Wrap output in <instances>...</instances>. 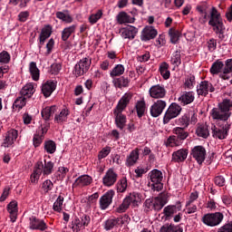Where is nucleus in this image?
Returning <instances> with one entry per match:
<instances>
[{"instance_id":"obj_58","label":"nucleus","mask_w":232,"mask_h":232,"mask_svg":"<svg viewBox=\"0 0 232 232\" xmlns=\"http://www.w3.org/2000/svg\"><path fill=\"white\" fill-rule=\"evenodd\" d=\"M41 170H39L37 166L35 165L34 171L30 177L31 184H37V182H39V179H41Z\"/></svg>"},{"instance_id":"obj_23","label":"nucleus","mask_w":232,"mask_h":232,"mask_svg":"<svg viewBox=\"0 0 232 232\" xmlns=\"http://www.w3.org/2000/svg\"><path fill=\"white\" fill-rule=\"evenodd\" d=\"M209 72L212 75H218L219 73L221 79H226L224 75V63L220 60H217L212 63Z\"/></svg>"},{"instance_id":"obj_32","label":"nucleus","mask_w":232,"mask_h":232,"mask_svg":"<svg viewBox=\"0 0 232 232\" xmlns=\"http://www.w3.org/2000/svg\"><path fill=\"white\" fill-rule=\"evenodd\" d=\"M52 35V27L50 25H46L42 29V32L39 36V48H43V45L46 42V39H48Z\"/></svg>"},{"instance_id":"obj_30","label":"nucleus","mask_w":232,"mask_h":232,"mask_svg":"<svg viewBox=\"0 0 232 232\" xmlns=\"http://www.w3.org/2000/svg\"><path fill=\"white\" fill-rule=\"evenodd\" d=\"M7 211L9 213L11 222H15L17 220V213L19 211V208H17V201H11L7 205Z\"/></svg>"},{"instance_id":"obj_9","label":"nucleus","mask_w":232,"mask_h":232,"mask_svg":"<svg viewBox=\"0 0 232 232\" xmlns=\"http://www.w3.org/2000/svg\"><path fill=\"white\" fill-rule=\"evenodd\" d=\"M92 66V58L87 56L85 58L81 59L74 66V73L77 77H81V75H84L90 70Z\"/></svg>"},{"instance_id":"obj_60","label":"nucleus","mask_w":232,"mask_h":232,"mask_svg":"<svg viewBox=\"0 0 232 232\" xmlns=\"http://www.w3.org/2000/svg\"><path fill=\"white\" fill-rule=\"evenodd\" d=\"M130 209V202L123 198L122 203L116 208V213H126Z\"/></svg>"},{"instance_id":"obj_24","label":"nucleus","mask_w":232,"mask_h":232,"mask_svg":"<svg viewBox=\"0 0 232 232\" xmlns=\"http://www.w3.org/2000/svg\"><path fill=\"white\" fill-rule=\"evenodd\" d=\"M159 32L153 26H146L141 34L142 41H151V39H155L158 35Z\"/></svg>"},{"instance_id":"obj_40","label":"nucleus","mask_w":232,"mask_h":232,"mask_svg":"<svg viewBox=\"0 0 232 232\" xmlns=\"http://www.w3.org/2000/svg\"><path fill=\"white\" fill-rule=\"evenodd\" d=\"M159 72L165 81H168L171 75V72H169V64L166 62L160 64Z\"/></svg>"},{"instance_id":"obj_29","label":"nucleus","mask_w":232,"mask_h":232,"mask_svg":"<svg viewBox=\"0 0 232 232\" xmlns=\"http://www.w3.org/2000/svg\"><path fill=\"white\" fill-rule=\"evenodd\" d=\"M93 182V179L89 175H82L76 179L73 186H78V188H84L90 186Z\"/></svg>"},{"instance_id":"obj_17","label":"nucleus","mask_w":232,"mask_h":232,"mask_svg":"<svg viewBox=\"0 0 232 232\" xmlns=\"http://www.w3.org/2000/svg\"><path fill=\"white\" fill-rule=\"evenodd\" d=\"M35 166L44 177H48V175H52V173H53L54 164L52 161H46V160H44V162L38 161Z\"/></svg>"},{"instance_id":"obj_41","label":"nucleus","mask_w":232,"mask_h":232,"mask_svg":"<svg viewBox=\"0 0 232 232\" xmlns=\"http://www.w3.org/2000/svg\"><path fill=\"white\" fill-rule=\"evenodd\" d=\"M130 101H131V94L125 93L121 99L119 101L118 105L116 106V110L124 111L126 106L130 104Z\"/></svg>"},{"instance_id":"obj_10","label":"nucleus","mask_w":232,"mask_h":232,"mask_svg":"<svg viewBox=\"0 0 232 232\" xmlns=\"http://www.w3.org/2000/svg\"><path fill=\"white\" fill-rule=\"evenodd\" d=\"M168 94V91L163 84L158 83L152 85L149 89V95L151 99H158V101H162Z\"/></svg>"},{"instance_id":"obj_34","label":"nucleus","mask_w":232,"mask_h":232,"mask_svg":"<svg viewBox=\"0 0 232 232\" xmlns=\"http://www.w3.org/2000/svg\"><path fill=\"white\" fill-rule=\"evenodd\" d=\"M173 133H174V136L181 141V144L189 136V133L188 131H186V128H184V127L174 128Z\"/></svg>"},{"instance_id":"obj_16","label":"nucleus","mask_w":232,"mask_h":232,"mask_svg":"<svg viewBox=\"0 0 232 232\" xmlns=\"http://www.w3.org/2000/svg\"><path fill=\"white\" fill-rule=\"evenodd\" d=\"M213 92H215V87L208 81H202L197 85V93L201 97H206L209 92L213 93Z\"/></svg>"},{"instance_id":"obj_39","label":"nucleus","mask_w":232,"mask_h":232,"mask_svg":"<svg viewBox=\"0 0 232 232\" xmlns=\"http://www.w3.org/2000/svg\"><path fill=\"white\" fill-rule=\"evenodd\" d=\"M75 30H77V24H72L63 28L62 31V41H68L72 34H75Z\"/></svg>"},{"instance_id":"obj_2","label":"nucleus","mask_w":232,"mask_h":232,"mask_svg":"<svg viewBox=\"0 0 232 232\" xmlns=\"http://www.w3.org/2000/svg\"><path fill=\"white\" fill-rule=\"evenodd\" d=\"M232 101L225 99L221 103L218 104V108H214L211 111L212 119L214 121H220L223 124L228 122L229 117H231Z\"/></svg>"},{"instance_id":"obj_3","label":"nucleus","mask_w":232,"mask_h":232,"mask_svg":"<svg viewBox=\"0 0 232 232\" xmlns=\"http://www.w3.org/2000/svg\"><path fill=\"white\" fill-rule=\"evenodd\" d=\"M179 211H182V203L180 201H177L175 205L165 207L163 208L162 220H171L173 218L174 222H180L182 220V213Z\"/></svg>"},{"instance_id":"obj_63","label":"nucleus","mask_w":232,"mask_h":232,"mask_svg":"<svg viewBox=\"0 0 232 232\" xmlns=\"http://www.w3.org/2000/svg\"><path fill=\"white\" fill-rule=\"evenodd\" d=\"M10 59H11V56H10V53L6 51H2L0 53V63L2 64H8V63H10Z\"/></svg>"},{"instance_id":"obj_64","label":"nucleus","mask_w":232,"mask_h":232,"mask_svg":"<svg viewBox=\"0 0 232 232\" xmlns=\"http://www.w3.org/2000/svg\"><path fill=\"white\" fill-rule=\"evenodd\" d=\"M218 232H232V221L225 224L218 229Z\"/></svg>"},{"instance_id":"obj_25","label":"nucleus","mask_w":232,"mask_h":232,"mask_svg":"<svg viewBox=\"0 0 232 232\" xmlns=\"http://www.w3.org/2000/svg\"><path fill=\"white\" fill-rule=\"evenodd\" d=\"M55 88H57V84L53 81H47L44 84H42V93L44 97L48 98L53 92H55Z\"/></svg>"},{"instance_id":"obj_35","label":"nucleus","mask_w":232,"mask_h":232,"mask_svg":"<svg viewBox=\"0 0 232 232\" xmlns=\"http://www.w3.org/2000/svg\"><path fill=\"white\" fill-rule=\"evenodd\" d=\"M69 116H70V110L65 107L62 109L58 114H55L54 121L58 124H61L62 122H66V121H68Z\"/></svg>"},{"instance_id":"obj_11","label":"nucleus","mask_w":232,"mask_h":232,"mask_svg":"<svg viewBox=\"0 0 232 232\" xmlns=\"http://www.w3.org/2000/svg\"><path fill=\"white\" fill-rule=\"evenodd\" d=\"M113 197H115V190L110 189L105 192L99 199V206L102 211H106L113 203Z\"/></svg>"},{"instance_id":"obj_14","label":"nucleus","mask_w":232,"mask_h":232,"mask_svg":"<svg viewBox=\"0 0 232 232\" xmlns=\"http://www.w3.org/2000/svg\"><path fill=\"white\" fill-rule=\"evenodd\" d=\"M17 137H19V131L14 129L9 130L5 136L4 141L2 142L3 148H11L14 146V142L17 140Z\"/></svg>"},{"instance_id":"obj_31","label":"nucleus","mask_w":232,"mask_h":232,"mask_svg":"<svg viewBox=\"0 0 232 232\" xmlns=\"http://www.w3.org/2000/svg\"><path fill=\"white\" fill-rule=\"evenodd\" d=\"M116 20L119 24H133L135 23V18L131 17L126 12L122 11L120 12L117 16Z\"/></svg>"},{"instance_id":"obj_59","label":"nucleus","mask_w":232,"mask_h":232,"mask_svg":"<svg viewBox=\"0 0 232 232\" xmlns=\"http://www.w3.org/2000/svg\"><path fill=\"white\" fill-rule=\"evenodd\" d=\"M102 17V10H98L95 14L89 16V23L95 24Z\"/></svg>"},{"instance_id":"obj_57","label":"nucleus","mask_w":232,"mask_h":232,"mask_svg":"<svg viewBox=\"0 0 232 232\" xmlns=\"http://www.w3.org/2000/svg\"><path fill=\"white\" fill-rule=\"evenodd\" d=\"M44 150L47 151V153L52 155L54 151H56L57 144H55V141L53 140H47L44 142Z\"/></svg>"},{"instance_id":"obj_5","label":"nucleus","mask_w":232,"mask_h":232,"mask_svg":"<svg viewBox=\"0 0 232 232\" xmlns=\"http://www.w3.org/2000/svg\"><path fill=\"white\" fill-rule=\"evenodd\" d=\"M150 186L153 191H160L164 185L162 184V179H164V176L162 175V171L155 169L150 172Z\"/></svg>"},{"instance_id":"obj_51","label":"nucleus","mask_w":232,"mask_h":232,"mask_svg":"<svg viewBox=\"0 0 232 232\" xmlns=\"http://www.w3.org/2000/svg\"><path fill=\"white\" fill-rule=\"evenodd\" d=\"M169 35L170 37V43L172 44H177L179 43V38L180 37V32L179 30H176L175 28H170L169 30Z\"/></svg>"},{"instance_id":"obj_36","label":"nucleus","mask_w":232,"mask_h":232,"mask_svg":"<svg viewBox=\"0 0 232 232\" xmlns=\"http://www.w3.org/2000/svg\"><path fill=\"white\" fill-rule=\"evenodd\" d=\"M34 93H35V88L32 82L26 83L20 91V94L27 99H30Z\"/></svg>"},{"instance_id":"obj_37","label":"nucleus","mask_w":232,"mask_h":232,"mask_svg":"<svg viewBox=\"0 0 232 232\" xmlns=\"http://www.w3.org/2000/svg\"><path fill=\"white\" fill-rule=\"evenodd\" d=\"M170 64H172L174 68H179V66L182 64V55L180 53V50H177L171 54Z\"/></svg>"},{"instance_id":"obj_46","label":"nucleus","mask_w":232,"mask_h":232,"mask_svg":"<svg viewBox=\"0 0 232 232\" xmlns=\"http://www.w3.org/2000/svg\"><path fill=\"white\" fill-rule=\"evenodd\" d=\"M56 17L57 19L63 21V23H66L67 24H70V23H73V17L70 15V13H68V11L56 12Z\"/></svg>"},{"instance_id":"obj_61","label":"nucleus","mask_w":232,"mask_h":232,"mask_svg":"<svg viewBox=\"0 0 232 232\" xmlns=\"http://www.w3.org/2000/svg\"><path fill=\"white\" fill-rule=\"evenodd\" d=\"M43 140H44V136L42 135L41 133L37 132L34 134L33 138V144L34 148H39L41 144L43 143Z\"/></svg>"},{"instance_id":"obj_13","label":"nucleus","mask_w":232,"mask_h":232,"mask_svg":"<svg viewBox=\"0 0 232 232\" xmlns=\"http://www.w3.org/2000/svg\"><path fill=\"white\" fill-rule=\"evenodd\" d=\"M117 179H119L117 171L113 169H109L102 178V184L106 188H111L117 182Z\"/></svg>"},{"instance_id":"obj_21","label":"nucleus","mask_w":232,"mask_h":232,"mask_svg":"<svg viewBox=\"0 0 232 232\" xmlns=\"http://www.w3.org/2000/svg\"><path fill=\"white\" fill-rule=\"evenodd\" d=\"M121 109H114L113 115L115 117V124L119 130H124L127 122L126 115L122 114Z\"/></svg>"},{"instance_id":"obj_28","label":"nucleus","mask_w":232,"mask_h":232,"mask_svg":"<svg viewBox=\"0 0 232 232\" xmlns=\"http://www.w3.org/2000/svg\"><path fill=\"white\" fill-rule=\"evenodd\" d=\"M139 149H134L126 158L125 166L127 168H131V166H135L136 162L139 161Z\"/></svg>"},{"instance_id":"obj_42","label":"nucleus","mask_w":232,"mask_h":232,"mask_svg":"<svg viewBox=\"0 0 232 232\" xmlns=\"http://www.w3.org/2000/svg\"><path fill=\"white\" fill-rule=\"evenodd\" d=\"M112 82L115 88H128L130 80L124 76H121L119 78H114Z\"/></svg>"},{"instance_id":"obj_18","label":"nucleus","mask_w":232,"mask_h":232,"mask_svg":"<svg viewBox=\"0 0 232 232\" xmlns=\"http://www.w3.org/2000/svg\"><path fill=\"white\" fill-rule=\"evenodd\" d=\"M191 156L195 159L198 164H203L204 160H206V148L203 146H195L191 150Z\"/></svg>"},{"instance_id":"obj_54","label":"nucleus","mask_w":232,"mask_h":232,"mask_svg":"<svg viewBox=\"0 0 232 232\" xmlns=\"http://www.w3.org/2000/svg\"><path fill=\"white\" fill-rule=\"evenodd\" d=\"M64 203V197L59 196L53 205V211L61 213L63 211V204Z\"/></svg>"},{"instance_id":"obj_53","label":"nucleus","mask_w":232,"mask_h":232,"mask_svg":"<svg viewBox=\"0 0 232 232\" xmlns=\"http://www.w3.org/2000/svg\"><path fill=\"white\" fill-rule=\"evenodd\" d=\"M26 99L25 96H19L18 98H16V100L14 101V102L13 103V108H17L18 110H23V108H24V106H26Z\"/></svg>"},{"instance_id":"obj_1","label":"nucleus","mask_w":232,"mask_h":232,"mask_svg":"<svg viewBox=\"0 0 232 232\" xmlns=\"http://www.w3.org/2000/svg\"><path fill=\"white\" fill-rule=\"evenodd\" d=\"M208 18L209 26L213 27V31L218 35V39H220V41H224V39H226V34H224L226 27L224 26L222 16L220 15V13H218V10H217V7H211Z\"/></svg>"},{"instance_id":"obj_43","label":"nucleus","mask_w":232,"mask_h":232,"mask_svg":"<svg viewBox=\"0 0 232 232\" xmlns=\"http://www.w3.org/2000/svg\"><path fill=\"white\" fill-rule=\"evenodd\" d=\"M57 111V107L53 105L51 107H45L42 110V117L44 121H50V117L53 115Z\"/></svg>"},{"instance_id":"obj_27","label":"nucleus","mask_w":232,"mask_h":232,"mask_svg":"<svg viewBox=\"0 0 232 232\" xmlns=\"http://www.w3.org/2000/svg\"><path fill=\"white\" fill-rule=\"evenodd\" d=\"M188 153L189 151L188 149H179L172 153V160L173 162H184L188 159Z\"/></svg>"},{"instance_id":"obj_56","label":"nucleus","mask_w":232,"mask_h":232,"mask_svg":"<svg viewBox=\"0 0 232 232\" xmlns=\"http://www.w3.org/2000/svg\"><path fill=\"white\" fill-rule=\"evenodd\" d=\"M196 133L198 137H202L203 139H208L209 137V130L208 127L204 125H200L197 128Z\"/></svg>"},{"instance_id":"obj_50","label":"nucleus","mask_w":232,"mask_h":232,"mask_svg":"<svg viewBox=\"0 0 232 232\" xmlns=\"http://www.w3.org/2000/svg\"><path fill=\"white\" fill-rule=\"evenodd\" d=\"M70 169L66 167H59L58 170L55 172L54 177L56 180H64L66 178V173H68Z\"/></svg>"},{"instance_id":"obj_7","label":"nucleus","mask_w":232,"mask_h":232,"mask_svg":"<svg viewBox=\"0 0 232 232\" xmlns=\"http://www.w3.org/2000/svg\"><path fill=\"white\" fill-rule=\"evenodd\" d=\"M197 122V113H195V111H189L186 112L184 115H182L180 118H179L178 126L186 129L189 126H195Z\"/></svg>"},{"instance_id":"obj_4","label":"nucleus","mask_w":232,"mask_h":232,"mask_svg":"<svg viewBox=\"0 0 232 232\" xmlns=\"http://www.w3.org/2000/svg\"><path fill=\"white\" fill-rule=\"evenodd\" d=\"M222 220H224V214H222V212L208 213L201 218V222L208 227L220 226V224H222Z\"/></svg>"},{"instance_id":"obj_44","label":"nucleus","mask_w":232,"mask_h":232,"mask_svg":"<svg viewBox=\"0 0 232 232\" xmlns=\"http://www.w3.org/2000/svg\"><path fill=\"white\" fill-rule=\"evenodd\" d=\"M29 72L31 73V77L33 81H37L40 77V71L37 68V63L35 62H31L29 63Z\"/></svg>"},{"instance_id":"obj_20","label":"nucleus","mask_w":232,"mask_h":232,"mask_svg":"<svg viewBox=\"0 0 232 232\" xmlns=\"http://www.w3.org/2000/svg\"><path fill=\"white\" fill-rule=\"evenodd\" d=\"M169 196L167 193H160L158 197L153 198V209L160 211L165 204H168Z\"/></svg>"},{"instance_id":"obj_22","label":"nucleus","mask_w":232,"mask_h":232,"mask_svg":"<svg viewBox=\"0 0 232 232\" xmlns=\"http://www.w3.org/2000/svg\"><path fill=\"white\" fill-rule=\"evenodd\" d=\"M178 101L181 106H188V104H191V102L195 101V93L191 91L182 92L180 96L178 98Z\"/></svg>"},{"instance_id":"obj_48","label":"nucleus","mask_w":232,"mask_h":232,"mask_svg":"<svg viewBox=\"0 0 232 232\" xmlns=\"http://www.w3.org/2000/svg\"><path fill=\"white\" fill-rule=\"evenodd\" d=\"M223 70L225 79H229V75L232 73V58L225 61V63H223Z\"/></svg>"},{"instance_id":"obj_8","label":"nucleus","mask_w":232,"mask_h":232,"mask_svg":"<svg viewBox=\"0 0 232 232\" xmlns=\"http://www.w3.org/2000/svg\"><path fill=\"white\" fill-rule=\"evenodd\" d=\"M180 111H182V107L179 103H171L164 114L163 124H168L172 119H177Z\"/></svg>"},{"instance_id":"obj_19","label":"nucleus","mask_w":232,"mask_h":232,"mask_svg":"<svg viewBox=\"0 0 232 232\" xmlns=\"http://www.w3.org/2000/svg\"><path fill=\"white\" fill-rule=\"evenodd\" d=\"M48 228V226L43 219H39L34 216L29 218V229L45 231Z\"/></svg>"},{"instance_id":"obj_47","label":"nucleus","mask_w":232,"mask_h":232,"mask_svg":"<svg viewBox=\"0 0 232 232\" xmlns=\"http://www.w3.org/2000/svg\"><path fill=\"white\" fill-rule=\"evenodd\" d=\"M116 189L118 193H126V190L128 189V179H126V177L118 180Z\"/></svg>"},{"instance_id":"obj_6","label":"nucleus","mask_w":232,"mask_h":232,"mask_svg":"<svg viewBox=\"0 0 232 232\" xmlns=\"http://www.w3.org/2000/svg\"><path fill=\"white\" fill-rule=\"evenodd\" d=\"M229 130H231V123L229 122L220 124L218 127L213 126L212 137H214V139H218L219 140H224V139H227Z\"/></svg>"},{"instance_id":"obj_38","label":"nucleus","mask_w":232,"mask_h":232,"mask_svg":"<svg viewBox=\"0 0 232 232\" xmlns=\"http://www.w3.org/2000/svg\"><path fill=\"white\" fill-rule=\"evenodd\" d=\"M90 224V216H82L81 219L77 218L74 220V226L76 229H84Z\"/></svg>"},{"instance_id":"obj_12","label":"nucleus","mask_w":232,"mask_h":232,"mask_svg":"<svg viewBox=\"0 0 232 232\" xmlns=\"http://www.w3.org/2000/svg\"><path fill=\"white\" fill-rule=\"evenodd\" d=\"M167 105L168 103L164 100H158L154 102L150 108L151 117H154V118L160 117L164 110H166Z\"/></svg>"},{"instance_id":"obj_49","label":"nucleus","mask_w":232,"mask_h":232,"mask_svg":"<svg viewBox=\"0 0 232 232\" xmlns=\"http://www.w3.org/2000/svg\"><path fill=\"white\" fill-rule=\"evenodd\" d=\"M135 108L138 117L140 119V117H142L144 113H146V102H144L143 100L138 101Z\"/></svg>"},{"instance_id":"obj_15","label":"nucleus","mask_w":232,"mask_h":232,"mask_svg":"<svg viewBox=\"0 0 232 232\" xmlns=\"http://www.w3.org/2000/svg\"><path fill=\"white\" fill-rule=\"evenodd\" d=\"M139 34V29L133 25H127L120 29V34L122 39H128L129 41H133Z\"/></svg>"},{"instance_id":"obj_26","label":"nucleus","mask_w":232,"mask_h":232,"mask_svg":"<svg viewBox=\"0 0 232 232\" xmlns=\"http://www.w3.org/2000/svg\"><path fill=\"white\" fill-rule=\"evenodd\" d=\"M125 200H128L129 205L132 208H137L142 202V196L139 192H131L125 197Z\"/></svg>"},{"instance_id":"obj_55","label":"nucleus","mask_w":232,"mask_h":232,"mask_svg":"<svg viewBox=\"0 0 232 232\" xmlns=\"http://www.w3.org/2000/svg\"><path fill=\"white\" fill-rule=\"evenodd\" d=\"M124 65L122 64H117L115 67L111 71L110 76L111 77H120V75H122L124 73Z\"/></svg>"},{"instance_id":"obj_62","label":"nucleus","mask_w":232,"mask_h":232,"mask_svg":"<svg viewBox=\"0 0 232 232\" xmlns=\"http://www.w3.org/2000/svg\"><path fill=\"white\" fill-rule=\"evenodd\" d=\"M42 189L44 193H50L53 189V182L50 179H46L42 184Z\"/></svg>"},{"instance_id":"obj_45","label":"nucleus","mask_w":232,"mask_h":232,"mask_svg":"<svg viewBox=\"0 0 232 232\" xmlns=\"http://www.w3.org/2000/svg\"><path fill=\"white\" fill-rule=\"evenodd\" d=\"M119 222H120L119 218H109L104 221L103 227L105 231H111V229L119 226Z\"/></svg>"},{"instance_id":"obj_33","label":"nucleus","mask_w":232,"mask_h":232,"mask_svg":"<svg viewBox=\"0 0 232 232\" xmlns=\"http://www.w3.org/2000/svg\"><path fill=\"white\" fill-rule=\"evenodd\" d=\"M197 12L203 15L202 23H206L208 21V10H209V4L208 2H201L196 7Z\"/></svg>"},{"instance_id":"obj_52","label":"nucleus","mask_w":232,"mask_h":232,"mask_svg":"<svg viewBox=\"0 0 232 232\" xmlns=\"http://www.w3.org/2000/svg\"><path fill=\"white\" fill-rule=\"evenodd\" d=\"M181 144L182 141L175 135L169 136L166 142V145L169 148H177V146H180Z\"/></svg>"}]
</instances>
